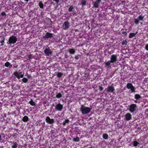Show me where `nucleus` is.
I'll list each match as a JSON object with an SVG mask.
<instances>
[{
  "label": "nucleus",
  "mask_w": 148,
  "mask_h": 148,
  "mask_svg": "<svg viewBox=\"0 0 148 148\" xmlns=\"http://www.w3.org/2000/svg\"><path fill=\"white\" fill-rule=\"evenodd\" d=\"M23 76H24V74H21L19 76V79L20 78H23Z\"/></svg>",
  "instance_id": "nucleus-46"
},
{
  "label": "nucleus",
  "mask_w": 148,
  "mask_h": 148,
  "mask_svg": "<svg viewBox=\"0 0 148 148\" xmlns=\"http://www.w3.org/2000/svg\"><path fill=\"white\" fill-rule=\"evenodd\" d=\"M39 6L41 8H42L44 6V5L41 1H40L39 3Z\"/></svg>",
  "instance_id": "nucleus-31"
},
{
  "label": "nucleus",
  "mask_w": 148,
  "mask_h": 148,
  "mask_svg": "<svg viewBox=\"0 0 148 148\" xmlns=\"http://www.w3.org/2000/svg\"><path fill=\"white\" fill-rule=\"evenodd\" d=\"M111 61L112 63L116 62L117 60V55L115 54H112L111 55L110 57Z\"/></svg>",
  "instance_id": "nucleus-9"
},
{
  "label": "nucleus",
  "mask_w": 148,
  "mask_h": 148,
  "mask_svg": "<svg viewBox=\"0 0 148 148\" xmlns=\"http://www.w3.org/2000/svg\"><path fill=\"white\" fill-rule=\"evenodd\" d=\"M12 66V65L10 64V66H9V67L10 68Z\"/></svg>",
  "instance_id": "nucleus-52"
},
{
  "label": "nucleus",
  "mask_w": 148,
  "mask_h": 148,
  "mask_svg": "<svg viewBox=\"0 0 148 148\" xmlns=\"http://www.w3.org/2000/svg\"><path fill=\"white\" fill-rule=\"evenodd\" d=\"M126 87L128 89H130L131 92H135L136 88L131 83H128L126 85Z\"/></svg>",
  "instance_id": "nucleus-4"
},
{
  "label": "nucleus",
  "mask_w": 148,
  "mask_h": 148,
  "mask_svg": "<svg viewBox=\"0 0 148 148\" xmlns=\"http://www.w3.org/2000/svg\"><path fill=\"white\" fill-rule=\"evenodd\" d=\"M17 67V66H14V68H16Z\"/></svg>",
  "instance_id": "nucleus-51"
},
{
  "label": "nucleus",
  "mask_w": 148,
  "mask_h": 148,
  "mask_svg": "<svg viewBox=\"0 0 148 148\" xmlns=\"http://www.w3.org/2000/svg\"><path fill=\"white\" fill-rule=\"evenodd\" d=\"M75 58L76 60H78L79 59V57L78 56H75Z\"/></svg>",
  "instance_id": "nucleus-43"
},
{
  "label": "nucleus",
  "mask_w": 148,
  "mask_h": 148,
  "mask_svg": "<svg viewBox=\"0 0 148 148\" xmlns=\"http://www.w3.org/2000/svg\"><path fill=\"white\" fill-rule=\"evenodd\" d=\"M13 75L17 77L18 79H19L20 75L18 74V72L17 71L14 72L13 73Z\"/></svg>",
  "instance_id": "nucleus-21"
},
{
  "label": "nucleus",
  "mask_w": 148,
  "mask_h": 148,
  "mask_svg": "<svg viewBox=\"0 0 148 148\" xmlns=\"http://www.w3.org/2000/svg\"><path fill=\"white\" fill-rule=\"evenodd\" d=\"M122 34L124 36H125L127 35V33L126 32V30L125 31H123L121 32Z\"/></svg>",
  "instance_id": "nucleus-37"
},
{
  "label": "nucleus",
  "mask_w": 148,
  "mask_h": 148,
  "mask_svg": "<svg viewBox=\"0 0 148 148\" xmlns=\"http://www.w3.org/2000/svg\"><path fill=\"white\" fill-rule=\"evenodd\" d=\"M86 1L85 0H82L81 1V5L83 6H85L86 4Z\"/></svg>",
  "instance_id": "nucleus-28"
},
{
  "label": "nucleus",
  "mask_w": 148,
  "mask_h": 148,
  "mask_svg": "<svg viewBox=\"0 0 148 148\" xmlns=\"http://www.w3.org/2000/svg\"><path fill=\"white\" fill-rule=\"evenodd\" d=\"M10 63L9 62H6L5 63V66L6 67H8L9 66H10Z\"/></svg>",
  "instance_id": "nucleus-36"
},
{
  "label": "nucleus",
  "mask_w": 148,
  "mask_h": 148,
  "mask_svg": "<svg viewBox=\"0 0 148 148\" xmlns=\"http://www.w3.org/2000/svg\"><path fill=\"white\" fill-rule=\"evenodd\" d=\"M29 103L32 106H34L35 105V102L33 101L32 99H31V100L29 101Z\"/></svg>",
  "instance_id": "nucleus-26"
},
{
  "label": "nucleus",
  "mask_w": 148,
  "mask_h": 148,
  "mask_svg": "<svg viewBox=\"0 0 148 148\" xmlns=\"http://www.w3.org/2000/svg\"><path fill=\"white\" fill-rule=\"evenodd\" d=\"M45 121L47 123L49 124H52L54 122V120L53 119H51L49 116L46 117Z\"/></svg>",
  "instance_id": "nucleus-11"
},
{
  "label": "nucleus",
  "mask_w": 148,
  "mask_h": 148,
  "mask_svg": "<svg viewBox=\"0 0 148 148\" xmlns=\"http://www.w3.org/2000/svg\"><path fill=\"white\" fill-rule=\"evenodd\" d=\"M101 1V0H96L94 3L93 7L95 8H98Z\"/></svg>",
  "instance_id": "nucleus-12"
},
{
  "label": "nucleus",
  "mask_w": 148,
  "mask_h": 148,
  "mask_svg": "<svg viewBox=\"0 0 148 148\" xmlns=\"http://www.w3.org/2000/svg\"><path fill=\"white\" fill-rule=\"evenodd\" d=\"M24 0L25 1H26L27 2H28L29 0Z\"/></svg>",
  "instance_id": "nucleus-53"
},
{
  "label": "nucleus",
  "mask_w": 148,
  "mask_h": 148,
  "mask_svg": "<svg viewBox=\"0 0 148 148\" xmlns=\"http://www.w3.org/2000/svg\"><path fill=\"white\" fill-rule=\"evenodd\" d=\"M111 63H112V62L110 60L108 61L107 62H105L106 67H110Z\"/></svg>",
  "instance_id": "nucleus-15"
},
{
  "label": "nucleus",
  "mask_w": 148,
  "mask_h": 148,
  "mask_svg": "<svg viewBox=\"0 0 148 148\" xmlns=\"http://www.w3.org/2000/svg\"><path fill=\"white\" fill-rule=\"evenodd\" d=\"M115 89L114 87L112 86H109L107 88V92L108 93H114Z\"/></svg>",
  "instance_id": "nucleus-8"
},
{
  "label": "nucleus",
  "mask_w": 148,
  "mask_h": 148,
  "mask_svg": "<svg viewBox=\"0 0 148 148\" xmlns=\"http://www.w3.org/2000/svg\"><path fill=\"white\" fill-rule=\"evenodd\" d=\"M125 3V1H122L121 2V3L122 5H124Z\"/></svg>",
  "instance_id": "nucleus-45"
},
{
  "label": "nucleus",
  "mask_w": 148,
  "mask_h": 148,
  "mask_svg": "<svg viewBox=\"0 0 148 148\" xmlns=\"http://www.w3.org/2000/svg\"><path fill=\"white\" fill-rule=\"evenodd\" d=\"M127 41L126 40H123L121 42L122 45H125L127 44Z\"/></svg>",
  "instance_id": "nucleus-32"
},
{
  "label": "nucleus",
  "mask_w": 148,
  "mask_h": 148,
  "mask_svg": "<svg viewBox=\"0 0 148 148\" xmlns=\"http://www.w3.org/2000/svg\"><path fill=\"white\" fill-rule=\"evenodd\" d=\"M139 20L137 18L134 19V23L136 25H138L139 23Z\"/></svg>",
  "instance_id": "nucleus-30"
},
{
  "label": "nucleus",
  "mask_w": 148,
  "mask_h": 148,
  "mask_svg": "<svg viewBox=\"0 0 148 148\" xmlns=\"http://www.w3.org/2000/svg\"><path fill=\"white\" fill-rule=\"evenodd\" d=\"M132 118L131 114L129 113L125 114V115L124 120L126 121H129L131 120Z\"/></svg>",
  "instance_id": "nucleus-10"
},
{
  "label": "nucleus",
  "mask_w": 148,
  "mask_h": 148,
  "mask_svg": "<svg viewBox=\"0 0 148 148\" xmlns=\"http://www.w3.org/2000/svg\"><path fill=\"white\" fill-rule=\"evenodd\" d=\"M69 52L70 54H74L75 52V50L73 49H69Z\"/></svg>",
  "instance_id": "nucleus-19"
},
{
  "label": "nucleus",
  "mask_w": 148,
  "mask_h": 148,
  "mask_svg": "<svg viewBox=\"0 0 148 148\" xmlns=\"http://www.w3.org/2000/svg\"><path fill=\"white\" fill-rule=\"evenodd\" d=\"M63 108V105L62 104L59 103L56 104L55 106V109L56 111H61L62 110Z\"/></svg>",
  "instance_id": "nucleus-6"
},
{
  "label": "nucleus",
  "mask_w": 148,
  "mask_h": 148,
  "mask_svg": "<svg viewBox=\"0 0 148 148\" xmlns=\"http://www.w3.org/2000/svg\"><path fill=\"white\" fill-rule=\"evenodd\" d=\"M53 37V34L49 32H47L45 35L43 36L42 37V39L46 40H47L49 38H51Z\"/></svg>",
  "instance_id": "nucleus-5"
},
{
  "label": "nucleus",
  "mask_w": 148,
  "mask_h": 148,
  "mask_svg": "<svg viewBox=\"0 0 148 148\" xmlns=\"http://www.w3.org/2000/svg\"><path fill=\"white\" fill-rule=\"evenodd\" d=\"M29 119L27 116H25L23 117L22 121L24 122H27L29 121Z\"/></svg>",
  "instance_id": "nucleus-18"
},
{
  "label": "nucleus",
  "mask_w": 148,
  "mask_h": 148,
  "mask_svg": "<svg viewBox=\"0 0 148 148\" xmlns=\"http://www.w3.org/2000/svg\"><path fill=\"white\" fill-rule=\"evenodd\" d=\"M137 32L134 33H130L129 34V37L130 38H132L134 37L137 34Z\"/></svg>",
  "instance_id": "nucleus-16"
},
{
  "label": "nucleus",
  "mask_w": 148,
  "mask_h": 148,
  "mask_svg": "<svg viewBox=\"0 0 148 148\" xmlns=\"http://www.w3.org/2000/svg\"><path fill=\"white\" fill-rule=\"evenodd\" d=\"M92 109L91 108L86 107L84 105L82 104L81 105L80 111L83 114H87L90 112Z\"/></svg>",
  "instance_id": "nucleus-1"
},
{
  "label": "nucleus",
  "mask_w": 148,
  "mask_h": 148,
  "mask_svg": "<svg viewBox=\"0 0 148 148\" xmlns=\"http://www.w3.org/2000/svg\"><path fill=\"white\" fill-rule=\"evenodd\" d=\"M99 88L100 91L102 90L103 89V88L101 86H99Z\"/></svg>",
  "instance_id": "nucleus-42"
},
{
  "label": "nucleus",
  "mask_w": 148,
  "mask_h": 148,
  "mask_svg": "<svg viewBox=\"0 0 148 148\" xmlns=\"http://www.w3.org/2000/svg\"><path fill=\"white\" fill-rule=\"evenodd\" d=\"M18 74H19V75H20L22 74V72H18Z\"/></svg>",
  "instance_id": "nucleus-48"
},
{
  "label": "nucleus",
  "mask_w": 148,
  "mask_h": 148,
  "mask_svg": "<svg viewBox=\"0 0 148 148\" xmlns=\"http://www.w3.org/2000/svg\"><path fill=\"white\" fill-rule=\"evenodd\" d=\"M44 52L47 56H49L52 53L51 51L49 49L46 48L45 49Z\"/></svg>",
  "instance_id": "nucleus-13"
},
{
  "label": "nucleus",
  "mask_w": 148,
  "mask_h": 148,
  "mask_svg": "<svg viewBox=\"0 0 148 148\" xmlns=\"http://www.w3.org/2000/svg\"><path fill=\"white\" fill-rule=\"evenodd\" d=\"M18 143L16 142L13 143V145L12 146V148H17L18 147Z\"/></svg>",
  "instance_id": "nucleus-25"
},
{
  "label": "nucleus",
  "mask_w": 148,
  "mask_h": 148,
  "mask_svg": "<svg viewBox=\"0 0 148 148\" xmlns=\"http://www.w3.org/2000/svg\"><path fill=\"white\" fill-rule=\"evenodd\" d=\"M68 0H65L66 1H67Z\"/></svg>",
  "instance_id": "nucleus-55"
},
{
  "label": "nucleus",
  "mask_w": 148,
  "mask_h": 148,
  "mask_svg": "<svg viewBox=\"0 0 148 148\" xmlns=\"http://www.w3.org/2000/svg\"><path fill=\"white\" fill-rule=\"evenodd\" d=\"M70 122L69 120V119H66L62 123V125L64 126L66 125V123H68Z\"/></svg>",
  "instance_id": "nucleus-23"
},
{
  "label": "nucleus",
  "mask_w": 148,
  "mask_h": 148,
  "mask_svg": "<svg viewBox=\"0 0 148 148\" xmlns=\"http://www.w3.org/2000/svg\"><path fill=\"white\" fill-rule=\"evenodd\" d=\"M134 98L136 100H138L141 98V96L139 94H136L134 95Z\"/></svg>",
  "instance_id": "nucleus-20"
},
{
  "label": "nucleus",
  "mask_w": 148,
  "mask_h": 148,
  "mask_svg": "<svg viewBox=\"0 0 148 148\" xmlns=\"http://www.w3.org/2000/svg\"><path fill=\"white\" fill-rule=\"evenodd\" d=\"M134 102L135 103H138V101H137V100H135L134 101Z\"/></svg>",
  "instance_id": "nucleus-49"
},
{
  "label": "nucleus",
  "mask_w": 148,
  "mask_h": 148,
  "mask_svg": "<svg viewBox=\"0 0 148 148\" xmlns=\"http://www.w3.org/2000/svg\"><path fill=\"white\" fill-rule=\"evenodd\" d=\"M63 75V73L60 72H58L56 75L57 77L59 78H60Z\"/></svg>",
  "instance_id": "nucleus-22"
},
{
  "label": "nucleus",
  "mask_w": 148,
  "mask_h": 148,
  "mask_svg": "<svg viewBox=\"0 0 148 148\" xmlns=\"http://www.w3.org/2000/svg\"><path fill=\"white\" fill-rule=\"evenodd\" d=\"M64 57L66 58H67L68 57V56L67 55L65 54L64 56Z\"/></svg>",
  "instance_id": "nucleus-47"
},
{
  "label": "nucleus",
  "mask_w": 148,
  "mask_h": 148,
  "mask_svg": "<svg viewBox=\"0 0 148 148\" xmlns=\"http://www.w3.org/2000/svg\"><path fill=\"white\" fill-rule=\"evenodd\" d=\"M1 15L2 16H6V14L5 12H2L1 13Z\"/></svg>",
  "instance_id": "nucleus-39"
},
{
  "label": "nucleus",
  "mask_w": 148,
  "mask_h": 148,
  "mask_svg": "<svg viewBox=\"0 0 148 148\" xmlns=\"http://www.w3.org/2000/svg\"><path fill=\"white\" fill-rule=\"evenodd\" d=\"M27 56L29 59H30L33 58V56L32 54H30L28 55Z\"/></svg>",
  "instance_id": "nucleus-38"
},
{
  "label": "nucleus",
  "mask_w": 148,
  "mask_h": 148,
  "mask_svg": "<svg viewBox=\"0 0 148 148\" xmlns=\"http://www.w3.org/2000/svg\"><path fill=\"white\" fill-rule=\"evenodd\" d=\"M1 140V134H0V141Z\"/></svg>",
  "instance_id": "nucleus-50"
},
{
  "label": "nucleus",
  "mask_w": 148,
  "mask_h": 148,
  "mask_svg": "<svg viewBox=\"0 0 148 148\" xmlns=\"http://www.w3.org/2000/svg\"><path fill=\"white\" fill-rule=\"evenodd\" d=\"M74 8V6L73 5H71L68 9L69 12H71L72 11Z\"/></svg>",
  "instance_id": "nucleus-34"
},
{
  "label": "nucleus",
  "mask_w": 148,
  "mask_h": 148,
  "mask_svg": "<svg viewBox=\"0 0 148 148\" xmlns=\"http://www.w3.org/2000/svg\"><path fill=\"white\" fill-rule=\"evenodd\" d=\"M5 38L4 37H2L0 41V46H3L4 44Z\"/></svg>",
  "instance_id": "nucleus-17"
},
{
  "label": "nucleus",
  "mask_w": 148,
  "mask_h": 148,
  "mask_svg": "<svg viewBox=\"0 0 148 148\" xmlns=\"http://www.w3.org/2000/svg\"><path fill=\"white\" fill-rule=\"evenodd\" d=\"M56 95V97L58 98H60L62 97V95L64 94L63 91H62L61 93H57Z\"/></svg>",
  "instance_id": "nucleus-14"
},
{
  "label": "nucleus",
  "mask_w": 148,
  "mask_h": 148,
  "mask_svg": "<svg viewBox=\"0 0 148 148\" xmlns=\"http://www.w3.org/2000/svg\"><path fill=\"white\" fill-rule=\"evenodd\" d=\"M70 23L68 21L64 22L62 25V28L64 30H67L70 27Z\"/></svg>",
  "instance_id": "nucleus-7"
},
{
  "label": "nucleus",
  "mask_w": 148,
  "mask_h": 148,
  "mask_svg": "<svg viewBox=\"0 0 148 148\" xmlns=\"http://www.w3.org/2000/svg\"><path fill=\"white\" fill-rule=\"evenodd\" d=\"M28 79L25 77H24L23 78L22 80L23 82L26 83L28 82Z\"/></svg>",
  "instance_id": "nucleus-35"
},
{
  "label": "nucleus",
  "mask_w": 148,
  "mask_h": 148,
  "mask_svg": "<svg viewBox=\"0 0 148 148\" xmlns=\"http://www.w3.org/2000/svg\"><path fill=\"white\" fill-rule=\"evenodd\" d=\"M137 108V105L136 104L132 103L129 106L128 110L131 113H134Z\"/></svg>",
  "instance_id": "nucleus-3"
},
{
  "label": "nucleus",
  "mask_w": 148,
  "mask_h": 148,
  "mask_svg": "<svg viewBox=\"0 0 148 148\" xmlns=\"http://www.w3.org/2000/svg\"><path fill=\"white\" fill-rule=\"evenodd\" d=\"M102 137L103 138L106 140L108 138V136L107 134H104L103 135Z\"/></svg>",
  "instance_id": "nucleus-24"
},
{
  "label": "nucleus",
  "mask_w": 148,
  "mask_h": 148,
  "mask_svg": "<svg viewBox=\"0 0 148 148\" xmlns=\"http://www.w3.org/2000/svg\"><path fill=\"white\" fill-rule=\"evenodd\" d=\"M145 49L148 51V44H147L145 47Z\"/></svg>",
  "instance_id": "nucleus-41"
},
{
  "label": "nucleus",
  "mask_w": 148,
  "mask_h": 148,
  "mask_svg": "<svg viewBox=\"0 0 148 148\" xmlns=\"http://www.w3.org/2000/svg\"><path fill=\"white\" fill-rule=\"evenodd\" d=\"M17 39L16 36H10L9 39L8 41L7 42L8 44L15 43L17 41Z\"/></svg>",
  "instance_id": "nucleus-2"
},
{
  "label": "nucleus",
  "mask_w": 148,
  "mask_h": 148,
  "mask_svg": "<svg viewBox=\"0 0 148 148\" xmlns=\"http://www.w3.org/2000/svg\"><path fill=\"white\" fill-rule=\"evenodd\" d=\"M144 18V16H143L142 15H140L138 17V19L139 21H143V19Z\"/></svg>",
  "instance_id": "nucleus-27"
},
{
  "label": "nucleus",
  "mask_w": 148,
  "mask_h": 148,
  "mask_svg": "<svg viewBox=\"0 0 148 148\" xmlns=\"http://www.w3.org/2000/svg\"><path fill=\"white\" fill-rule=\"evenodd\" d=\"M122 30H124V29H122L121 30L122 31Z\"/></svg>",
  "instance_id": "nucleus-54"
},
{
  "label": "nucleus",
  "mask_w": 148,
  "mask_h": 148,
  "mask_svg": "<svg viewBox=\"0 0 148 148\" xmlns=\"http://www.w3.org/2000/svg\"><path fill=\"white\" fill-rule=\"evenodd\" d=\"M26 75L27 77L29 79L32 77L30 75L28 74V73L26 74Z\"/></svg>",
  "instance_id": "nucleus-40"
},
{
  "label": "nucleus",
  "mask_w": 148,
  "mask_h": 148,
  "mask_svg": "<svg viewBox=\"0 0 148 148\" xmlns=\"http://www.w3.org/2000/svg\"><path fill=\"white\" fill-rule=\"evenodd\" d=\"M140 143L137 141H134L133 142V145L134 147L137 146L138 145H139Z\"/></svg>",
  "instance_id": "nucleus-33"
},
{
  "label": "nucleus",
  "mask_w": 148,
  "mask_h": 148,
  "mask_svg": "<svg viewBox=\"0 0 148 148\" xmlns=\"http://www.w3.org/2000/svg\"><path fill=\"white\" fill-rule=\"evenodd\" d=\"M54 1H55L57 4H58L59 2V0H53Z\"/></svg>",
  "instance_id": "nucleus-44"
},
{
  "label": "nucleus",
  "mask_w": 148,
  "mask_h": 148,
  "mask_svg": "<svg viewBox=\"0 0 148 148\" xmlns=\"http://www.w3.org/2000/svg\"><path fill=\"white\" fill-rule=\"evenodd\" d=\"M73 140L76 142H79L80 141L79 138L78 137H76L75 138H73Z\"/></svg>",
  "instance_id": "nucleus-29"
}]
</instances>
